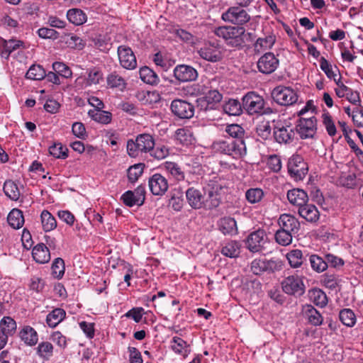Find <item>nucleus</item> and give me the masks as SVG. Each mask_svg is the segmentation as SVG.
<instances>
[{
  "label": "nucleus",
  "mask_w": 363,
  "mask_h": 363,
  "mask_svg": "<svg viewBox=\"0 0 363 363\" xmlns=\"http://www.w3.org/2000/svg\"><path fill=\"white\" fill-rule=\"evenodd\" d=\"M279 61L272 52H267L257 61L258 70L265 74L274 72L279 67Z\"/></svg>",
  "instance_id": "dca6fc26"
},
{
  "label": "nucleus",
  "mask_w": 363,
  "mask_h": 363,
  "mask_svg": "<svg viewBox=\"0 0 363 363\" xmlns=\"http://www.w3.org/2000/svg\"><path fill=\"white\" fill-rule=\"evenodd\" d=\"M219 230L224 235H233L238 231L235 220L231 217H224L219 220L218 223Z\"/></svg>",
  "instance_id": "c85d7f7f"
},
{
  "label": "nucleus",
  "mask_w": 363,
  "mask_h": 363,
  "mask_svg": "<svg viewBox=\"0 0 363 363\" xmlns=\"http://www.w3.org/2000/svg\"><path fill=\"white\" fill-rule=\"evenodd\" d=\"M106 82L109 88L116 89L121 91H124L127 86L125 78L116 72H113L108 74Z\"/></svg>",
  "instance_id": "bb28decb"
},
{
  "label": "nucleus",
  "mask_w": 363,
  "mask_h": 363,
  "mask_svg": "<svg viewBox=\"0 0 363 363\" xmlns=\"http://www.w3.org/2000/svg\"><path fill=\"white\" fill-rule=\"evenodd\" d=\"M326 263L328 266L334 268H340L345 264L344 260L336 255L333 254H327L325 255Z\"/></svg>",
  "instance_id": "e2e57ef3"
},
{
  "label": "nucleus",
  "mask_w": 363,
  "mask_h": 363,
  "mask_svg": "<svg viewBox=\"0 0 363 363\" xmlns=\"http://www.w3.org/2000/svg\"><path fill=\"white\" fill-rule=\"evenodd\" d=\"M211 148L213 152L226 155L234 159H239L247 153L246 145L244 140L223 138L215 140Z\"/></svg>",
  "instance_id": "f257e3e1"
},
{
  "label": "nucleus",
  "mask_w": 363,
  "mask_h": 363,
  "mask_svg": "<svg viewBox=\"0 0 363 363\" xmlns=\"http://www.w3.org/2000/svg\"><path fill=\"white\" fill-rule=\"evenodd\" d=\"M169 206L176 211H181L184 206L182 193L179 195L173 194L169 200Z\"/></svg>",
  "instance_id": "338daca9"
},
{
  "label": "nucleus",
  "mask_w": 363,
  "mask_h": 363,
  "mask_svg": "<svg viewBox=\"0 0 363 363\" xmlns=\"http://www.w3.org/2000/svg\"><path fill=\"white\" fill-rule=\"evenodd\" d=\"M243 32L242 26H220L215 30L216 35L223 38L227 45L238 49L243 48Z\"/></svg>",
  "instance_id": "20e7f679"
},
{
  "label": "nucleus",
  "mask_w": 363,
  "mask_h": 363,
  "mask_svg": "<svg viewBox=\"0 0 363 363\" xmlns=\"http://www.w3.org/2000/svg\"><path fill=\"white\" fill-rule=\"evenodd\" d=\"M3 189L5 194L11 200L17 201L19 199L21 196L20 190L14 182L11 180L6 181Z\"/></svg>",
  "instance_id": "a19ab883"
},
{
  "label": "nucleus",
  "mask_w": 363,
  "mask_h": 363,
  "mask_svg": "<svg viewBox=\"0 0 363 363\" xmlns=\"http://www.w3.org/2000/svg\"><path fill=\"white\" fill-rule=\"evenodd\" d=\"M264 196V191L259 188H251L245 192V198L250 203L259 202Z\"/></svg>",
  "instance_id": "5fc2aeb1"
},
{
  "label": "nucleus",
  "mask_w": 363,
  "mask_h": 363,
  "mask_svg": "<svg viewBox=\"0 0 363 363\" xmlns=\"http://www.w3.org/2000/svg\"><path fill=\"white\" fill-rule=\"evenodd\" d=\"M320 67L329 79H333L335 81L336 74L333 72L332 65L323 57H321L320 60Z\"/></svg>",
  "instance_id": "69168bd1"
},
{
  "label": "nucleus",
  "mask_w": 363,
  "mask_h": 363,
  "mask_svg": "<svg viewBox=\"0 0 363 363\" xmlns=\"http://www.w3.org/2000/svg\"><path fill=\"white\" fill-rule=\"evenodd\" d=\"M226 189L223 180L220 178H215L210 180L203 187L204 196V208L213 209L217 208L221 203L222 194Z\"/></svg>",
  "instance_id": "f03ea898"
},
{
  "label": "nucleus",
  "mask_w": 363,
  "mask_h": 363,
  "mask_svg": "<svg viewBox=\"0 0 363 363\" xmlns=\"http://www.w3.org/2000/svg\"><path fill=\"white\" fill-rule=\"evenodd\" d=\"M144 164L138 163L130 167L128 169V178L129 182L135 183L143 172Z\"/></svg>",
  "instance_id": "bf43d9fd"
},
{
  "label": "nucleus",
  "mask_w": 363,
  "mask_h": 363,
  "mask_svg": "<svg viewBox=\"0 0 363 363\" xmlns=\"http://www.w3.org/2000/svg\"><path fill=\"white\" fill-rule=\"evenodd\" d=\"M148 185L150 191L155 196H162L169 188L167 179L160 174H155L149 178Z\"/></svg>",
  "instance_id": "6ab92c4d"
},
{
  "label": "nucleus",
  "mask_w": 363,
  "mask_h": 363,
  "mask_svg": "<svg viewBox=\"0 0 363 363\" xmlns=\"http://www.w3.org/2000/svg\"><path fill=\"white\" fill-rule=\"evenodd\" d=\"M67 17L69 21L76 26H80L86 21V13L79 9H72L68 10Z\"/></svg>",
  "instance_id": "f704fd0d"
},
{
  "label": "nucleus",
  "mask_w": 363,
  "mask_h": 363,
  "mask_svg": "<svg viewBox=\"0 0 363 363\" xmlns=\"http://www.w3.org/2000/svg\"><path fill=\"white\" fill-rule=\"evenodd\" d=\"M199 55L203 60L217 62L222 60L223 52L218 43L207 42L205 43L198 50Z\"/></svg>",
  "instance_id": "9d476101"
},
{
  "label": "nucleus",
  "mask_w": 363,
  "mask_h": 363,
  "mask_svg": "<svg viewBox=\"0 0 363 363\" xmlns=\"http://www.w3.org/2000/svg\"><path fill=\"white\" fill-rule=\"evenodd\" d=\"M169 155V149L164 145H155L151 150L150 155L157 160H161L166 158Z\"/></svg>",
  "instance_id": "864d4df0"
},
{
  "label": "nucleus",
  "mask_w": 363,
  "mask_h": 363,
  "mask_svg": "<svg viewBox=\"0 0 363 363\" xmlns=\"http://www.w3.org/2000/svg\"><path fill=\"white\" fill-rule=\"evenodd\" d=\"M240 245L237 241H230L225 244L221 249V253L230 258L237 257L240 254Z\"/></svg>",
  "instance_id": "ea45409f"
},
{
  "label": "nucleus",
  "mask_w": 363,
  "mask_h": 363,
  "mask_svg": "<svg viewBox=\"0 0 363 363\" xmlns=\"http://www.w3.org/2000/svg\"><path fill=\"white\" fill-rule=\"evenodd\" d=\"M118 55L121 65L127 69H133L137 66L136 57L132 49L125 45L118 48Z\"/></svg>",
  "instance_id": "a211bd4d"
},
{
  "label": "nucleus",
  "mask_w": 363,
  "mask_h": 363,
  "mask_svg": "<svg viewBox=\"0 0 363 363\" xmlns=\"http://www.w3.org/2000/svg\"><path fill=\"white\" fill-rule=\"evenodd\" d=\"M274 101L281 106H291L298 101V94L289 86H277L272 91Z\"/></svg>",
  "instance_id": "39448f33"
},
{
  "label": "nucleus",
  "mask_w": 363,
  "mask_h": 363,
  "mask_svg": "<svg viewBox=\"0 0 363 363\" xmlns=\"http://www.w3.org/2000/svg\"><path fill=\"white\" fill-rule=\"evenodd\" d=\"M275 40V36L273 35H269L264 38H259L254 45L255 50L260 52L264 50L270 49L274 45Z\"/></svg>",
  "instance_id": "79ce46f5"
},
{
  "label": "nucleus",
  "mask_w": 363,
  "mask_h": 363,
  "mask_svg": "<svg viewBox=\"0 0 363 363\" xmlns=\"http://www.w3.org/2000/svg\"><path fill=\"white\" fill-rule=\"evenodd\" d=\"M32 256L39 264H45L50 260V250L43 243L38 244L33 248Z\"/></svg>",
  "instance_id": "b1692460"
},
{
  "label": "nucleus",
  "mask_w": 363,
  "mask_h": 363,
  "mask_svg": "<svg viewBox=\"0 0 363 363\" xmlns=\"http://www.w3.org/2000/svg\"><path fill=\"white\" fill-rule=\"evenodd\" d=\"M26 77L32 80H41L45 77V71L42 66L33 65L26 72Z\"/></svg>",
  "instance_id": "09e8293b"
},
{
  "label": "nucleus",
  "mask_w": 363,
  "mask_h": 363,
  "mask_svg": "<svg viewBox=\"0 0 363 363\" xmlns=\"http://www.w3.org/2000/svg\"><path fill=\"white\" fill-rule=\"evenodd\" d=\"M155 145L152 135L148 133L140 134L135 140L130 139L127 141V153L130 157L135 158L143 154H150Z\"/></svg>",
  "instance_id": "7ed1b4c3"
},
{
  "label": "nucleus",
  "mask_w": 363,
  "mask_h": 363,
  "mask_svg": "<svg viewBox=\"0 0 363 363\" xmlns=\"http://www.w3.org/2000/svg\"><path fill=\"white\" fill-rule=\"evenodd\" d=\"M287 199L289 203L298 207V209L308 201L307 193L301 189H293L288 191Z\"/></svg>",
  "instance_id": "5701e85b"
},
{
  "label": "nucleus",
  "mask_w": 363,
  "mask_h": 363,
  "mask_svg": "<svg viewBox=\"0 0 363 363\" xmlns=\"http://www.w3.org/2000/svg\"><path fill=\"white\" fill-rule=\"evenodd\" d=\"M66 313L62 308H55L46 318V322L50 328L56 327L65 318Z\"/></svg>",
  "instance_id": "72a5a7b5"
},
{
  "label": "nucleus",
  "mask_w": 363,
  "mask_h": 363,
  "mask_svg": "<svg viewBox=\"0 0 363 363\" xmlns=\"http://www.w3.org/2000/svg\"><path fill=\"white\" fill-rule=\"evenodd\" d=\"M52 69L58 74L65 78L72 76L71 69L63 62H55L52 64Z\"/></svg>",
  "instance_id": "680f3d73"
},
{
  "label": "nucleus",
  "mask_w": 363,
  "mask_h": 363,
  "mask_svg": "<svg viewBox=\"0 0 363 363\" xmlns=\"http://www.w3.org/2000/svg\"><path fill=\"white\" fill-rule=\"evenodd\" d=\"M141 80L148 84L155 85L160 82L157 74L148 67H143L139 71Z\"/></svg>",
  "instance_id": "2f4dec72"
},
{
  "label": "nucleus",
  "mask_w": 363,
  "mask_h": 363,
  "mask_svg": "<svg viewBox=\"0 0 363 363\" xmlns=\"http://www.w3.org/2000/svg\"><path fill=\"white\" fill-rule=\"evenodd\" d=\"M65 43L69 48L77 50H82L86 44L81 38L75 35H68Z\"/></svg>",
  "instance_id": "052dcab7"
},
{
  "label": "nucleus",
  "mask_w": 363,
  "mask_h": 363,
  "mask_svg": "<svg viewBox=\"0 0 363 363\" xmlns=\"http://www.w3.org/2000/svg\"><path fill=\"white\" fill-rule=\"evenodd\" d=\"M88 114L91 119L102 124H108L112 119L111 113L102 109L89 110Z\"/></svg>",
  "instance_id": "473e14b6"
},
{
  "label": "nucleus",
  "mask_w": 363,
  "mask_h": 363,
  "mask_svg": "<svg viewBox=\"0 0 363 363\" xmlns=\"http://www.w3.org/2000/svg\"><path fill=\"white\" fill-rule=\"evenodd\" d=\"M222 19L231 24L242 26L250 21V16L242 8L232 6L222 14Z\"/></svg>",
  "instance_id": "6e6552de"
},
{
  "label": "nucleus",
  "mask_w": 363,
  "mask_h": 363,
  "mask_svg": "<svg viewBox=\"0 0 363 363\" xmlns=\"http://www.w3.org/2000/svg\"><path fill=\"white\" fill-rule=\"evenodd\" d=\"M225 132L230 137V139L244 140V128L235 123L228 124L225 128Z\"/></svg>",
  "instance_id": "58836bf2"
},
{
  "label": "nucleus",
  "mask_w": 363,
  "mask_h": 363,
  "mask_svg": "<svg viewBox=\"0 0 363 363\" xmlns=\"http://www.w3.org/2000/svg\"><path fill=\"white\" fill-rule=\"evenodd\" d=\"M286 258L291 267L298 268L303 264V253L300 250H291L287 253Z\"/></svg>",
  "instance_id": "a18cd8bd"
},
{
  "label": "nucleus",
  "mask_w": 363,
  "mask_h": 363,
  "mask_svg": "<svg viewBox=\"0 0 363 363\" xmlns=\"http://www.w3.org/2000/svg\"><path fill=\"white\" fill-rule=\"evenodd\" d=\"M280 229L290 232L292 234L298 233L301 224L298 220L291 214H281L278 219Z\"/></svg>",
  "instance_id": "aec40b11"
},
{
  "label": "nucleus",
  "mask_w": 363,
  "mask_h": 363,
  "mask_svg": "<svg viewBox=\"0 0 363 363\" xmlns=\"http://www.w3.org/2000/svg\"><path fill=\"white\" fill-rule=\"evenodd\" d=\"M273 136L279 144H290L295 137L294 128L289 125L277 123L273 128Z\"/></svg>",
  "instance_id": "f8f14e48"
},
{
  "label": "nucleus",
  "mask_w": 363,
  "mask_h": 363,
  "mask_svg": "<svg viewBox=\"0 0 363 363\" xmlns=\"http://www.w3.org/2000/svg\"><path fill=\"white\" fill-rule=\"evenodd\" d=\"M242 105L238 100L229 99L223 106V111L229 116H239L242 112Z\"/></svg>",
  "instance_id": "4c0bfd02"
},
{
  "label": "nucleus",
  "mask_w": 363,
  "mask_h": 363,
  "mask_svg": "<svg viewBox=\"0 0 363 363\" xmlns=\"http://www.w3.org/2000/svg\"><path fill=\"white\" fill-rule=\"evenodd\" d=\"M301 139L313 138L317 132V120L315 117L300 118L296 127Z\"/></svg>",
  "instance_id": "9b49d317"
},
{
  "label": "nucleus",
  "mask_w": 363,
  "mask_h": 363,
  "mask_svg": "<svg viewBox=\"0 0 363 363\" xmlns=\"http://www.w3.org/2000/svg\"><path fill=\"white\" fill-rule=\"evenodd\" d=\"M173 72L176 79L180 82H193L198 78L197 70L190 65H178Z\"/></svg>",
  "instance_id": "f3484780"
},
{
  "label": "nucleus",
  "mask_w": 363,
  "mask_h": 363,
  "mask_svg": "<svg viewBox=\"0 0 363 363\" xmlns=\"http://www.w3.org/2000/svg\"><path fill=\"white\" fill-rule=\"evenodd\" d=\"M203 97L214 110L218 108L219 103L222 100L223 96L218 90L213 89L208 91Z\"/></svg>",
  "instance_id": "4d7b16f0"
},
{
  "label": "nucleus",
  "mask_w": 363,
  "mask_h": 363,
  "mask_svg": "<svg viewBox=\"0 0 363 363\" xmlns=\"http://www.w3.org/2000/svg\"><path fill=\"white\" fill-rule=\"evenodd\" d=\"M186 199L189 205L194 209L204 208L203 191L190 187L186 191Z\"/></svg>",
  "instance_id": "412c9836"
},
{
  "label": "nucleus",
  "mask_w": 363,
  "mask_h": 363,
  "mask_svg": "<svg viewBox=\"0 0 363 363\" xmlns=\"http://www.w3.org/2000/svg\"><path fill=\"white\" fill-rule=\"evenodd\" d=\"M309 261L311 268L318 273L323 272L328 268L325 258L323 259L317 255H311Z\"/></svg>",
  "instance_id": "de8ad7c7"
},
{
  "label": "nucleus",
  "mask_w": 363,
  "mask_h": 363,
  "mask_svg": "<svg viewBox=\"0 0 363 363\" xmlns=\"http://www.w3.org/2000/svg\"><path fill=\"white\" fill-rule=\"evenodd\" d=\"M162 168L177 181H182L184 179V172L182 170V168L178 164L173 162H165L162 164Z\"/></svg>",
  "instance_id": "7c9ffc66"
},
{
  "label": "nucleus",
  "mask_w": 363,
  "mask_h": 363,
  "mask_svg": "<svg viewBox=\"0 0 363 363\" xmlns=\"http://www.w3.org/2000/svg\"><path fill=\"white\" fill-rule=\"evenodd\" d=\"M283 291L290 295L301 296L305 292V286L298 277L290 276L281 282Z\"/></svg>",
  "instance_id": "ddd939ff"
},
{
  "label": "nucleus",
  "mask_w": 363,
  "mask_h": 363,
  "mask_svg": "<svg viewBox=\"0 0 363 363\" xmlns=\"http://www.w3.org/2000/svg\"><path fill=\"white\" fill-rule=\"evenodd\" d=\"M51 269L52 276L56 279H61L63 277L65 270L64 260L60 257L55 259Z\"/></svg>",
  "instance_id": "6e6d98bb"
},
{
  "label": "nucleus",
  "mask_w": 363,
  "mask_h": 363,
  "mask_svg": "<svg viewBox=\"0 0 363 363\" xmlns=\"http://www.w3.org/2000/svg\"><path fill=\"white\" fill-rule=\"evenodd\" d=\"M16 330V321L9 316H5L0 320V330L12 335Z\"/></svg>",
  "instance_id": "3c124183"
},
{
  "label": "nucleus",
  "mask_w": 363,
  "mask_h": 363,
  "mask_svg": "<svg viewBox=\"0 0 363 363\" xmlns=\"http://www.w3.org/2000/svg\"><path fill=\"white\" fill-rule=\"evenodd\" d=\"M303 314L312 325L318 326L323 323V316L319 311L311 305H306L303 307Z\"/></svg>",
  "instance_id": "393cba45"
},
{
  "label": "nucleus",
  "mask_w": 363,
  "mask_h": 363,
  "mask_svg": "<svg viewBox=\"0 0 363 363\" xmlns=\"http://www.w3.org/2000/svg\"><path fill=\"white\" fill-rule=\"evenodd\" d=\"M298 213L301 218L310 223L317 222L320 217V213L317 207L308 202L299 207Z\"/></svg>",
  "instance_id": "4be33fe9"
},
{
  "label": "nucleus",
  "mask_w": 363,
  "mask_h": 363,
  "mask_svg": "<svg viewBox=\"0 0 363 363\" xmlns=\"http://www.w3.org/2000/svg\"><path fill=\"white\" fill-rule=\"evenodd\" d=\"M20 337L24 343L29 346H33L37 344L38 335L37 332L32 327L25 326L19 333Z\"/></svg>",
  "instance_id": "cd10ccee"
},
{
  "label": "nucleus",
  "mask_w": 363,
  "mask_h": 363,
  "mask_svg": "<svg viewBox=\"0 0 363 363\" xmlns=\"http://www.w3.org/2000/svg\"><path fill=\"white\" fill-rule=\"evenodd\" d=\"M323 123L325 126L329 135L334 136L336 134V128L329 113L323 114Z\"/></svg>",
  "instance_id": "0e129e2a"
},
{
  "label": "nucleus",
  "mask_w": 363,
  "mask_h": 363,
  "mask_svg": "<svg viewBox=\"0 0 363 363\" xmlns=\"http://www.w3.org/2000/svg\"><path fill=\"white\" fill-rule=\"evenodd\" d=\"M352 118L354 123L358 127L363 126V108L357 106L352 111Z\"/></svg>",
  "instance_id": "774afa93"
},
{
  "label": "nucleus",
  "mask_w": 363,
  "mask_h": 363,
  "mask_svg": "<svg viewBox=\"0 0 363 363\" xmlns=\"http://www.w3.org/2000/svg\"><path fill=\"white\" fill-rule=\"evenodd\" d=\"M264 107V99L255 92H249L242 98V108L250 115L263 113Z\"/></svg>",
  "instance_id": "423d86ee"
},
{
  "label": "nucleus",
  "mask_w": 363,
  "mask_h": 363,
  "mask_svg": "<svg viewBox=\"0 0 363 363\" xmlns=\"http://www.w3.org/2000/svg\"><path fill=\"white\" fill-rule=\"evenodd\" d=\"M53 346L49 342H42L37 347V354L43 359L49 360L53 354Z\"/></svg>",
  "instance_id": "8fccbe9b"
},
{
  "label": "nucleus",
  "mask_w": 363,
  "mask_h": 363,
  "mask_svg": "<svg viewBox=\"0 0 363 363\" xmlns=\"http://www.w3.org/2000/svg\"><path fill=\"white\" fill-rule=\"evenodd\" d=\"M42 227L44 231L50 232L57 227L55 217L47 210H43L40 214Z\"/></svg>",
  "instance_id": "c9c22d12"
},
{
  "label": "nucleus",
  "mask_w": 363,
  "mask_h": 363,
  "mask_svg": "<svg viewBox=\"0 0 363 363\" xmlns=\"http://www.w3.org/2000/svg\"><path fill=\"white\" fill-rule=\"evenodd\" d=\"M288 172L294 180H302L308 173V165L302 157L293 155L288 162Z\"/></svg>",
  "instance_id": "1a4fd4ad"
},
{
  "label": "nucleus",
  "mask_w": 363,
  "mask_h": 363,
  "mask_svg": "<svg viewBox=\"0 0 363 363\" xmlns=\"http://www.w3.org/2000/svg\"><path fill=\"white\" fill-rule=\"evenodd\" d=\"M86 73V83L87 85L99 84L103 80V73L98 67L90 68Z\"/></svg>",
  "instance_id": "c03bdc74"
},
{
  "label": "nucleus",
  "mask_w": 363,
  "mask_h": 363,
  "mask_svg": "<svg viewBox=\"0 0 363 363\" xmlns=\"http://www.w3.org/2000/svg\"><path fill=\"white\" fill-rule=\"evenodd\" d=\"M294 234L291 233L290 232L279 229L277 230L274 238L276 242L282 246H287L290 245L292 242V237Z\"/></svg>",
  "instance_id": "603ef678"
},
{
  "label": "nucleus",
  "mask_w": 363,
  "mask_h": 363,
  "mask_svg": "<svg viewBox=\"0 0 363 363\" xmlns=\"http://www.w3.org/2000/svg\"><path fill=\"white\" fill-rule=\"evenodd\" d=\"M339 318L340 321L347 327H352L356 323V315L350 308H344L340 311Z\"/></svg>",
  "instance_id": "37998d69"
},
{
  "label": "nucleus",
  "mask_w": 363,
  "mask_h": 363,
  "mask_svg": "<svg viewBox=\"0 0 363 363\" xmlns=\"http://www.w3.org/2000/svg\"><path fill=\"white\" fill-rule=\"evenodd\" d=\"M9 224L14 229L21 228L24 223V218L21 211L13 209L7 217Z\"/></svg>",
  "instance_id": "e433bc0d"
},
{
  "label": "nucleus",
  "mask_w": 363,
  "mask_h": 363,
  "mask_svg": "<svg viewBox=\"0 0 363 363\" xmlns=\"http://www.w3.org/2000/svg\"><path fill=\"white\" fill-rule=\"evenodd\" d=\"M281 269V262L275 259H255L250 264V270L255 275L264 272H274Z\"/></svg>",
  "instance_id": "0eeeda50"
},
{
  "label": "nucleus",
  "mask_w": 363,
  "mask_h": 363,
  "mask_svg": "<svg viewBox=\"0 0 363 363\" xmlns=\"http://www.w3.org/2000/svg\"><path fill=\"white\" fill-rule=\"evenodd\" d=\"M310 298L318 306L324 307L328 303V298L324 291L320 289H313L310 291Z\"/></svg>",
  "instance_id": "49530a36"
},
{
  "label": "nucleus",
  "mask_w": 363,
  "mask_h": 363,
  "mask_svg": "<svg viewBox=\"0 0 363 363\" xmlns=\"http://www.w3.org/2000/svg\"><path fill=\"white\" fill-rule=\"evenodd\" d=\"M171 348L177 354L184 357L190 353L189 345L179 337H174L171 341Z\"/></svg>",
  "instance_id": "c756f323"
},
{
  "label": "nucleus",
  "mask_w": 363,
  "mask_h": 363,
  "mask_svg": "<svg viewBox=\"0 0 363 363\" xmlns=\"http://www.w3.org/2000/svg\"><path fill=\"white\" fill-rule=\"evenodd\" d=\"M264 230L259 229L251 233L246 239V247L252 252H259L264 249L267 240Z\"/></svg>",
  "instance_id": "2eb2a0df"
},
{
  "label": "nucleus",
  "mask_w": 363,
  "mask_h": 363,
  "mask_svg": "<svg viewBox=\"0 0 363 363\" xmlns=\"http://www.w3.org/2000/svg\"><path fill=\"white\" fill-rule=\"evenodd\" d=\"M2 50L1 55L5 59H8L11 53L21 48H26L24 42L16 39H10L9 40H3Z\"/></svg>",
  "instance_id": "a878e982"
},
{
  "label": "nucleus",
  "mask_w": 363,
  "mask_h": 363,
  "mask_svg": "<svg viewBox=\"0 0 363 363\" xmlns=\"http://www.w3.org/2000/svg\"><path fill=\"white\" fill-rule=\"evenodd\" d=\"M49 152L55 158L65 159L68 157V149L61 143H55L50 146Z\"/></svg>",
  "instance_id": "13d9d810"
},
{
  "label": "nucleus",
  "mask_w": 363,
  "mask_h": 363,
  "mask_svg": "<svg viewBox=\"0 0 363 363\" xmlns=\"http://www.w3.org/2000/svg\"><path fill=\"white\" fill-rule=\"evenodd\" d=\"M172 113L179 118H191L194 114V106L186 101L174 99L171 103Z\"/></svg>",
  "instance_id": "4468645a"
}]
</instances>
